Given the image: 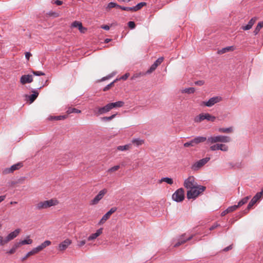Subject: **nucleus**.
Returning <instances> with one entry per match:
<instances>
[{
  "instance_id": "obj_22",
  "label": "nucleus",
  "mask_w": 263,
  "mask_h": 263,
  "mask_svg": "<svg viewBox=\"0 0 263 263\" xmlns=\"http://www.w3.org/2000/svg\"><path fill=\"white\" fill-rule=\"evenodd\" d=\"M72 26L78 27L81 32L84 33V31L86 30L85 28L83 27L82 23L78 21H74L72 23Z\"/></svg>"
},
{
  "instance_id": "obj_61",
  "label": "nucleus",
  "mask_w": 263,
  "mask_h": 263,
  "mask_svg": "<svg viewBox=\"0 0 263 263\" xmlns=\"http://www.w3.org/2000/svg\"><path fill=\"white\" fill-rule=\"evenodd\" d=\"M7 243L5 242V239L1 236H0V246H3L5 244Z\"/></svg>"
},
{
  "instance_id": "obj_21",
  "label": "nucleus",
  "mask_w": 263,
  "mask_h": 263,
  "mask_svg": "<svg viewBox=\"0 0 263 263\" xmlns=\"http://www.w3.org/2000/svg\"><path fill=\"white\" fill-rule=\"evenodd\" d=\"M182 238L178 240V241L174 245V247H177L182 244H183L188 240H191L192 238V236H189L187 238H184V235L182 236Z\"/></svg>"
},
{
  "instance_id": "obj_23",
  "label": "nucleus",
  "mask_w": 263,
  "mask_h": 263,
  "mask_svg": "<svg viewBox=\"0 0 263 263\" xmlns=\"http://www.w3.org/2000/svg\"><path fill=\"white\" fill-rule=\"evenodd\" d=\"M111 108L113 109L114 108L121 107L124 104V102L123 101H119L116 102L110 103Z\"/></svg>"
},
{
  "instance_id": "obj_60",
  "label": "nucleus",
  "mask_w": 263,
  "mask_h": 263,
  "mask_svg": "<svg viewBox=\"0 0 263 263\" xmlns=\"http://www.w3.org/2000/svg\"><path fill=\"white\" fill-rule=\"evenodd\" d=\"M219 226H220L219 224H218L217 223H215L210 227V230H213Z\"/></svg>"
},
{
  "instance_id": "obj_58",
  "label": "nucleus",
  "mask_w": 263,
  "mask_h": 263,
  "mask_svg": "<svg viewBox=\"0 0 263 263\" xmlns=\"http://www.w3.org/2000/svg\"><path fill=\"white\" fill-rule=\"evenodd\" d=\"M233 244H231V245H230V246H229L228 247H226V248H224V249H223V250H222V251H223V252H227V251H229V250H232V248H233Z\"/></svg>"
},
{
  "instance_id": "obj_9",
  "label": "nucleus",
  "mask_w": 263,
  "mask_h": 263,
  "mask_svg": "<svg viewBox=\"0 0 263 263\" xmlns=\"http://www.w3.org/2000/svg\"><path fill=\"white\" fill-rule=\"evenodd\" d=\"M198 185L195 181V178L194 176H189L187 179L184 180V186L187 189H191Z\"/></svg>"
},
{
  "instance_id": "obj_47",
  "label": "nucleus",
  "mask_w": 263,
  "mask_h": 263,
  "mask_svg": "<svg viewBox=\"0 0 263 263\" xmlns=\"http://www.w3.org/2000/svg\"><path fill=\"white\" fill-rule=\"evenodd\" d=\"M38 253V251H37V250H36V248L33 249L31 251L28 252L27 253V256L29 257L31 255H34Z\"/></svg>"
},
{
  "instance_id": "obj_5",
  "label": "nucleus",
  "mask_w": 263,
  "mask_h": 263,
  "mask_svg": "<svg viewBox=\"0 0 263 263\" xmlns=\"http://www.w3.org/2000/svg\"><path fill=\"white\" fill-rule=\"evenodd\" d=\"M204 120H206L211 122H214L216 120V117L209 113H201L198 116H196L194 120L196 123H200Z\"/></svg>"
},
{
  "instance_id": "obj_30",
  "label": "nucleus",
  "mask_w": 263,
  "mask_h": 263,
  "mask_svg": "<svg viewBox=\"0 0 263 263\" xmlns=\"http://www.w3.org/2000/svg\"><path fill=\"white\" fill-rule=\"evenodd\" d=\"M145 73L142 72H137L133 74V76L131 77L130 80H136L140 78H141L142 76H144Z\"/></svg>"
},
{
  "instance_id": "obj_41",
  "label": "nucleus",
  "mask_w": 263,
  "mask_h": 263,
  "mask_svg": "<svg viewBox=\"0 0 263 263\" xmlns=\"http://www.w3.org/2000/svg\"><path fill=\"white\" fill-rule=\"evenodd\" d=\"M157 67L158 66H157L155 64H153L150 67L149 69L146 71V73H152L153 71H154L157 68Z\"/></svg>"
},
{
  "instance_id": "obj_36",
  "label": "nucleus",
  "mask_w": 263,
  "mask_h": 263,
  "mask_svg": "<svg viewBox=\"0 0 263 263\" xmlns=\"http://www.w3.org/2000/svg\"><path fill=\"white\" fill-rule=\"evenodd\" d=\"M116 115H117V114H115L112 115L111 116H110L109 117H104L102 118V120L104 121H109L111 120L112 119H113L114 118H115Z\"/></svg>"
},
{
  "instance_id": "obj_32",
  "label": "nucleus",
  "mask_w": 263,
  "mask_h": 263,
  "mask_svg": "<svg viewBox=\"0 0 263 263\" xmlns=\"http://www.w3.org/2000/svg\"><path fill=\"white\" fill-rule=\"evenodd\" d=\"M81 111L78 109L73 107H69L67 110V114H70L72 113H80Z\"/></svg>"
},
{
  "instance_id": "obj_48",
  "label": "nucleus",
  "mask_w": 263,
  "mask_h": 263,
  "mask_svg": "<svg viewBox=\"0 0 263 263\" xmlns=\"http://www.w3.org/2000/svg\"><path fill=\"white\" fill-rule=\"evenodd\" d=\"M164 58L163 57H160L158 58L154 64H155L157 66H158L159 65L161 64L163 62Z\"/></svg>"
},
{
  "instance_id": "obj_43",
  "label": "nucleus",
  "mask_w": 263,
  "mask_h": 263,
  "mask_svg": "<svg viewBox=\"0 0 263 263\" xmlns=\"http://www.w3.org/2000/svg\"><path fill=\"white\" fill-rule=\"evenodd\" d=\"M32 240L31 239H25L22 241H20V243H21L22 245H29L32 243Z\"/></svg>"
},
{
  "instance_id": "obj_7",
  "label": "nucleus",
  "mask_w": 263,
  "mask_h": 263,
  "mask_svg": "<svg viewBox=\"0 0 263 263\" xmlns=\"http://www.w3.org/2000/svg\"><path fill=\"white\" fill-rule=\"evenodd\" d=\"M172 198L176 202H181L184 199V190L182 188L178 189L172 195Z\"/></svg>"
},
{
  "instance_id": "obj_3",
  "label": "nucleus",
  "mask_w": 263,
  "mask_h": 263,
  "mask_svg": "<svg viewBox=\"0 0 263 263\" xmlns=\"http://www.w3.org/2000/svg\"><path fill=\"white\" fill-rule=\"evenodd\" d=\"M262 196V192L257 193L251 199L249 203L247 208L242 212L239 213L237 216L238 218H240L243 215L248 213V211L252 208V206L257 202V201L261 198Z\"/></svg>"
},
{
  "instance_id": "obj_24",
  "label": "nucleus",
  "mask_w": 263,
  "mask_h": 263,
  "mask_svg": "<svg viewBox=\"0 0 263 263\" xmlns=\"http://www.w3.org/2000/svg\"><path fill=\"white\" fill-rule=\"evenodd\" d=\"M67 117V115H61L57 116H50L49 117V120H64Z\"/></svg>"
},
{
  "instance_id": "obj_40",
  "label": "nucleus",
  "mask_w": 263,
  "mask_h": 263,
  "mask_svg": "<svg viewBox=\"0 0 263 263\" xmlns=\"http://www.w3.org/2000/svg\"><path fill=\"white\" fill-rule=\"evenodd\" d=\"M219 144L217 143V144L211 145L210 147V149L212 151H215L219 150Z\"/></svg>"
},
{
  "instance_id": "obj_51",
  "label": "nucleus",
  "mask_w": 263,
  "mask_h": 263,
  "mask_svg": "<svg viewBox=\"0 0 263 263\" xmlns=\"http://www.w3.org/2000/svg\"><path fill=\"white\" fill-rule=\"evenodd\" d=\"M46 247H45V245L43 243H41L40 245L38 246L37 247H36V250H37V251L40 252L43 250Z\"/></svg>"
},
{
  "instance_id": "obj_13",
  "label": "nucleus",
  "mask_w": 263,
  "mask_h": 263,
  "mask_svg": "<svg viewBox=\"0 0 263 263\" xmlns=\"http://www.w3.org/2000/svg\"><path fill=\"white\" fill-rule=\"evenodd\" d=\"M21 230L17 229L13 232H11L8 235V236L5 238V242L8 243L9 241L15 238L20 233Z\"/></svg>"
},
{
  "instance_id": "obj_12",
  "label": "nucleus",
  "mask_w": 263,
  "mask_h": 263,
  "mask_svg": "<svg viewBox=\"0 0 263 263\" xmlns=\"http://www.w3.org/2000/svg\"><path fill=\"white\" fill-rule=\"evenodd\" d=\"M23 166V164L21 162H18L12 165L10 168H6L3 171V173L5 174H8L9 173H13L14 171L20 169Z\"/></svg>"
},
{
  "instance_id": "obj_17",
  "label": "nucleus",
  "mask_w": 263,
  "mask_h": 263,
  "mask_svg": "<svg viewBox=\"0 0 263 263\" xmlns=\"http://www.w3.org/2000/svg\"><path fill=\"white\" fill-rule=\"evenodd\" d=\"M71 243V241L69 239H66L59 246V250L60 251H64L67 249L69 245Z\"/></svg>"
},
{
  "instance_id": "obj_57",
  "label": "nucleus",
  "mask_w": 263,
  "mask_h": 263,
  "mask_svg": "<svg viewBox=\"0 0 263 263\" xmlns=\"http://www.w3.org/2000/svg\"><path fill=\"white\" fill-rule=\"evenodd\" d=\"M22 245L21 243H20V241L18 242H16L12 247V249H13L15 251L16 250L20 247V246Z\"/></svg>"
},
{
  "instance_id": "obj_34",
  "label": "nucleus",
  "mask_w": 263,
  "mask_h": 263,
  "mask_svg": "<svg viewBox=\"0 0 263 263\" xmlns=\"http://www.w3.org/2000/svg\"><path fill=\"white\" fill-rule=\"evenodd\" d=\"M234 50V47L233 46H229L225 48H222L219 52L221 53H224L229 51H232Z\"/></svg>"
},
{
  "instance_id": "obj_35",
  "label": "nucleus",
  "mask_w": 263,
  "mask_h": 263,
  "mask_svg": "<svg viewBox=\"0 0 263 263\" xmlns=\"http://www.w3.org/2000/svg\"><path fill=\"white\" fill-rule=\"evenodd\" d=\"M195 89L194 87H190L185 88L182 90V92L187 93H193L195 92Z\"/></svg>"
},
{
  "instance_id": "obj_19",
  "label": "nucleus",
  "mask_w": 263,
  "mask_h": 263,
  "mask_svg": "<svg viewBox=\"0 0 263 263\" xmlns=\"http://www.w3.org/2000/svg\"><path fill=\"white\" fill-rule=\"evenodd\" d=\"M103 232V228H100L97 230L96 232L92 234L88 237V240L91 241L95 239L98 236H99Z\"/></svg>"
},
{
  "instance_id": "obj_14",
  "label": "nucleus",
  "mask_w": 263,
  "mask_h": 263,
  "mask_svg": "<svg viewBox=\"0 0 263 263\" xmlns=\"http://www.w3.org/2000/svg\"><path fill=\"white\" fill-rule=\"evenodd\" d=\"M111 109V106L109 103L103 107H99L98 108V114L99 115L104 114L109 111Z\"/></svg>"
},
{
  "instance_id": "obj_26",
  "label": "nucleus",
  "mask_w": 263,
  "mask_h": 263,
  "mask_svg": "<svg viewBox=\"0 0 263 263\" xmlns=\"http://www.w3.org/2000/svg\"><path fill=\"white\" fill-rule=\"evenodd\" d=\"M218 132L222 133H231L233 132V127H230L228 128H219Z\"/></svg>"
},
{
  "instance_id": "obj_27",
  "label": "nucleus",
  "mask_w": 263,
  "mask_h": 263,
  "mask_svg": "<svg viewBox=\"0 0 263 263\" xmlns=\"http://www.w3.org/2000/svg\"><path fill=\"white\" fill-rule=\"evenodd\" d=\"M132 147V145L130 144H126L125 145H120L117 147V149L121 151H124L128 150Z\"/></svg>"
},
{
  "instance_id": "obj_50",
  "label": "nucleus",
  "mask_w": 263,
  "mask_h": 263,
  "mask_svg": "<svg viewBox=\"0 0 263 263\" xmlns=\"http://www.w3.org/2000/svg\"><path fill=\"white\" fill-rule=\"evenodd\" d=\"M183 146H184V147H190V146L193 147L194 145H193V144L192 143V140H190L189 142L184 143V144H183Z\"/></svg>"
},
{
  "instance_id": "obj_20",
  "label": "nucleus",
  "mask_w": 263,
  "mask_h": 263,
  "mask_svg": "<svg viewBox=\"0 0 263 263\" xmlns=\"http://www.w3.org/2000/svg\"><path fill=\"white\" fill-rule=\"evenodd\" d=\"M257 18L255 17H252L248 22V24L246 26H242V29L244 30H248L250 29L253 25L254 24Z\"/></svg>"
},
{
  "instance_id": "obj_52",
  "label": "nucleus",
  "mask_w": 263,
  "mask_h": 263,
  "mask_svg": "<svg viewBox=\"0 0 263 263\" xmlns=\"http://www.w3.org/2000/svg\"><path fill=\"white\" fill-rule=\"evenodd\" d=\"M86 240H80V241H77V245L78 246H79V247H81L82 246H83L85 243H86Z\"/></svg>"
},
{
  "instance_id": "obj_33",
  "label": "nucleus",
  "mask_w": 263,
  "mask_h": 263,
  "mask_svg": "<svg viewBox=\"0 0 263 263\" xmlns=\"http://www.w3.org/2000/svg\"><path fill=\"white\" fill-rule=\"evenodd\" d=\"M120 5H119L118 4H117L116 3L110 2L108 4L107 8L109 9H110L111 8H120Z\"/></svg>"
},
{
  "instance_id": "obj_42",
  "label": "nucleus",
  "mask_w": 263,
  "mask_h": 263,
  "mask_svg": "<svg viewBox=\"0 0 263 263\" xmlns=\"http://www.w3.org/2000/svg\"><path fill=\"white\" fill-rule=\"evenodd\" d=\"M119 168H120V165H115V166L110 168L109 169H108V172L112 173V172L118 171Z\"/></svg>"
},
{
  "instance_id": "obj_37",
  "label": "nucleus",
  "mask_w": 263,
  "mask_h": 263,
  "mask_svg": "<svg viewBox=\"0 0 263 263\" xmlns=\"http://www.w3.org/2000/svg\"><path fill=\"white\" fill-rule=\"evenodd\" d=\"M118 80V79H116L113 82L109 84L108 85H106L104 88L103 91H106L108 90L114 85V83Z\"/></svg>"
},
{
  "instance_id": "obj_46",
  "label": "nucleus",
  "mask_w": 263,
  "mask_h": 263,
  "mask_svg": "<svg viewBox=\"0 0 263 263\" xmlns=\"http://www.w3.org/2000/svg\"><path fill=\"white\" fill-rule=\"evenodd\" d=\"M47 15L53 17H57L59 15L58 13L53 11H50L48 13H47Z\"/></svg>"
},
{
  "instance_id": "obj_11",
  "label": "nucleus",
  "mask_w": 263,
  "mask_h": 263,
  "mask_svg": "<svg viewBox=\"0 0 263 263\" xmlns=\"http://www.w3.org/2000/svg\"><path fill=\"white\" fill-rule=\"evenodd\" d=\"M221 100V98L220 97H215L210 98L207 102L203 101L202 104L206 106L211 107L215 104L219 102Z\"/></svg>"
},
{
  "instance_id": "obj_44",
  "label": "nucleus",
  "mask_w": 263,
  "mask_h": 263,
  "mask_svg": "<svg viewBox=\"0 0 263 263\" xmlns=\"http://www.w3.org/2000/svg\"><path fill=\"white\" fill-rule=\"evenodd\" d=\"M120 9H122V10L127 11H134V7H123V6H120Z\"/></svg>"
},
{
  "instance_id": "obj_53",
  "label": "nucleus",
  "mask_w": 263,
  "mask_h": 263,
  "mask_svg": "<svg viewBox=\"0 0 263 263\" xmlns=\"http://www.w3.org/2000/svg\"><path fill=\"white\" fill-rule=\"evenodd\" d=\"M128 27L131 29H134L136 27V25L134 22L129 21L128 23Z\"/></svg>"
},
{
  "instance_id": "obj_25",
  "label": "nucleus",
  "mask_w": 263,
  "mask_h": 263,
  "mask_svg": "<svg viewBox=\"0 0 263 263\" xmlns=\"http://www.w3.org/2000/svg\"><path fill=\"white\" fill-rule=\"evenodd\" d=\"M163 182H165L168 184H172L173 183V179L168 177H163L160 180H159V183H161Z\"/></svg>"
},
{
  "instance_id": "obj_10",
  "label": "nucleus",
  "mask_w": 263,
  "mask_h": 263,
  "mask_svg": "<svg viewBox=\"0 0 263 263\" xmlns=\"http://www.w3.org/2000/svg\"><path fill=\"white\" fill-rule=\"evenodd\" d=\"M117 210L116 207H113L110 209V210L107 212L103 216L98 224L99 225L103 224L106 221H107L110 217L112 214L115 213Z\"/></svg>"
},
{
  "instance_id": "obj_55",
  "label": "nucleus",
  "mask_w": 263,
  "mask_h": 263,
  "mask_svg": "<svg viewBox=\"0 0 263 263\" xmlns=\"http://www.w3.org/2000/svg\"><path fill=\"white\" fill-rule=\"evenodd\" d=\"M22 245L21 243H20V241L18 242H16L12 247V249H13L15 251L16 250L20 247V246Z\"/></svg>"
},
{
  "instance_id": "obj_62",
  "label": "nucleus",
  "mask_w": 263,
  "mask_h": 263,
  "mask_svg": "<svg viewBox=\"0 0 263 263\" xmlns=\"http://www.w3.org/2000/svg\"><path fill=\"white\" fill-rule=\"evenodd\" d=\"M32 55V54H31L30 52H27L25 53V57H26V59L28 60H29L30 57Z\"/></svg>"
},
{
  "instance_id": "obj_16",
  "label": "nucleus",
  "mask_w": 263,
  "mask_h": 263,
  "mask_svg": "<svg viewBox=\"0 0 263 263\" xmlns=\"http://www.w3.org/2000/svg\"><path fill=\"white\" fill-rule=\"evenodd\" d=\"M33 81L32 77L31 75L29 74H25L21 77L20 79V82L22 84H25L26 83H29Z\"/></svg>"
},
{
  "instance_id": "obj_63",
  "label": "nucleus",
  "mask_w": 263,
  "mask_h": 263,
  "mask_svg": "<svg viewBox=\"0 0 263 263\" xmlns=\"http://www.w3.org/2000/svg\"><path fill=\"white\" fill-rule=\"evenodd\" d=\"M44 245H45V247H46L47 246H49L51 245V242L49 240H46L44 242H43Z\"/></svg>"
},
{
  "instance_id": "obj_45",
  "label": "nucleus",
  "mask_w": 263,
  "mask_h": 263,
  "mask_svg": "<svg viewBox=\"0 0 263 263\" xmlns=\"http://www.w3.org/2000/svg\"><path fill=\"white\" fill-rule=\"evenodd\" d=\"M261 28V26L260 25V24L258 23L257 25L256 26V27L255 28L254 32H253L254 35L257 34L259 33Z\"/></svg>"
},
{
  "instance_id": "obj_49",
  "label": "nucleus",
  "mask_w": 263,
  "mask_h": 263,
  "mask_svg": "<svg viewBox=\"0 0 263 263\" xmlns=\"http://www.w3.org/2000/svg\"><path fill=\"white\" fill-rule=\"evenodd\" d=\"M32 73L34 75L36 76H45L44 72L40 71H33Z\"/></svg>"
},
{
  "instance_id": "obj_31",
  "label": "nucleus",
  "mask_w": 263,
  "mask_h": 263,
  "mask_svg": "<svg viewBox=\"0 0 263 263\" xmlns=\"http://www.w3.org/2000/svg\"><path fill=\"white\" fill-rule=\"evenodd\" d=\"M250 198V196H247L243 198H242L241 200H240L237 205L239 207H240L242 205H243V204H245V203H246L249 199Z\"/></svg>"
},
{
  "instance_id": "obj_18",
  "label": "nucleus",
  "mask_w": 263,
  "mask_h": 263,
  "mask_svg": "<svg viewBox=\"0 0 263 263\" xmlns=\"http://www.w3.org/2000/svg\"><path fill=\"white\" fill-rule=\"evenodd\" d=\"M32 92L33 93L32 95L26 96V98L27 99H28L30 104L33 103L39 95V92L37 91L33 90Z\"/></svg>"
},
{
  "instance_id": "obj_56",
  "label": "nucleus",
  "mask_w": 263,
  "mask_h": 263,
  "mask_svg": "<svg viewBox=\"0 0 263 263\" xmlns=\"http://www.w3.org/2000/svg\"><path fill=\"white\" fill-rule=\"evenodd\" d=\"M22 245L21 243H20V241L18 242H16L12 247V249H13L15 251L16 250L20 247V246Z\"/></svg>"
},
{
  "instance_id": "obj_54",
  "label": "nucleus",
  "mask_w": 263,
  "mask_h": 263,
  "mask_svg": "<svg viewBox=\"0 0 263 263\" xmlns=\"http://www.w3.org/2000/svg\"><path fill=\"white\" fill-rule=\"evenodd\" d=\"M129 76V73H126L125 74L120 77L119 80H126Z\"/></svg>"
},
{
  "instance_id": "obj_29",
  "label": "nucleus",
  "mask_w": 263,
  "mask_h": 263,
  "mask_svg": "<svg viewBox=\"0 0 263 263\" xmlns=\"http://www.w3.org/2000/svg\"><path fill=\"white\" fill-rule=\"evenodd\" d=\"M146 5V3L145 2H141L139 4H138L134 7V11L136 12L140 9H141L143 6H145Z\"/></svg>"
},
{
  "instance_id": "obj_8",
  "label": "nucleus",
  "mask_w": 263,
  "mask_h": 263,
  "mask_svg": "<svg viewBox=\"0 0 263 263\" xmlns=\"http://www.w3.org/2000/svg\"><path fill=\"white\" fill-rule=\"evenodd\" d=\"M107 190L106 189H104L101 190L99 193L92 199L90 204L91 205L97 204L101 199L103 198L104 196L107 193Z\"/></svg>"
},
{
  "instance_id": "obj_4",
  "label": "nucleus",
  "mask_w": 263,
  "mask_h": 263,
  "mask_svg": "<svg viewBox=\"0 0 263 263\" xmlns=\"http://www.w3.org/2000/svg\"><path fill=\"white\" fill-rule=\"evenodd\" d=\"M59 202L57 199H51L49 200L41 201L35 205L36 209L38 210L47 209L51 206L56 205Z\"/></svg>"
},
{
  "instance_id": "obj_6",
  "label": "nucleus",
  "mask_w": 263,
  "mask_h": 263,
  "mask_svg": "<svg viewBox=\"0 0 263 263\" xmlns=\"http://www.w3.org/2000/svg\"><path fill=\"white\" fill-rule=\"evenodd\" d=\"M210 160V157H205L200 160L195 162L191 167V168L193 171H197L202 166H203L206 163H207Z\"/></svg>"
},
{
  "instance_id": "obj_15",
  "label": "nucleus",
  "mask_w": 263,
  "mask_h": 263,
  "mask_svg": "<svg viewBox=\"0 0 263 263\" xmlns=\"http://www.w3.org/2000/svg\"><path fill=\"white\" fill-rule=\"evenodd\" d=\"M207 139L205 137L197 136L192 139V140L193 145L195 146L200 143H203L205 141L207 142Z\"/></svg>"
},
{
  "instance_id": "obj_2",
  "label": "nucleus",
  "mask_w": 263,
  "mask_h": 263,
  "mask_svg": "<svg viewBox=\"0 0 263 263\" xmlns=\"http://www.w3.org/2000/svg\"><path fill=\"white\" fill-rule=\"evenodd\" d=\"M231 138L223 135L211 136L207 139V144L210 145L217 142L228 143L231 141Z\"/></svg>"
},
{
  "instance_id": "obj_1",
  "label": "nucleus",
  "mask_w": 263,
  "mask_h": 263,
  "mask_svg": "<svg viewBox=\"0 0 263 263\" xmlns=\"http://www.w3.org/2000/svg\"><path fill=\"white\" fill-rule=\"evenodd\" d=\"M206 187L204 186L200 185H197L195 187L190 189L187 191L186 196L187 199H195L201 193L203 192Z\"/></svg>"
},
{
  "instance_id": "obj_39",
  "label": "nucleus",
  "mask_w": 263,
  "mask_h": 263,
  "mask_svg": "<svg viewBox=\"0 0 263 263\" xmlns=\"http://www.w3.org/2000/svg\"><path fill=\"white\" fill-rule=\"evenodd\" d=\"M238 208H239L238 205H234L231 206H229L227 208L229 213L232 212L235 210H236Z\"/></svg>"
},
{
  "instance_id": "obj_64",
  "label": "nucleus",
  "mask_w": 263,
  "mask_h": 263,
  "mask_svg": "<svg viewBox=\"0 0 263 263\" xmlns=\"http://www.w3.org/2000/svg\"><path fill=\"white\" fill-rule=\"evenodd\" d=\"M195 83L197 85L201 86L204 84V82L203 81H197Z\"/></svg>"
},
{
  "instance_id": "obj_28",
  "label": "nucleus",
  "mask_w": 263,
  "mask_h": 263,
  "mask_svg": "<svg viewBox=\"0 0 263 263\" xmlns=\"http://www.w3.org/2000/svg\"><path fill=\"white\" fill-rule=\"evenodd\" d=\"M132 142L134 144L136 145L137 146L141 145L142 144L144 143V140L139 138L134 139L132 140Z\"/></svg>"
},
{
  "instance_id": "obj_38",
  "label": "nucleus",
  "mask_w": 263,
  "mask_h": 263,
  "mask_svg": "<svg viewBox=\"0 0 263 263\" xmlns=\"http://www.w3.org/2000/svg\"><path fill=\"white\" fill-rule=\"evenodd\" d=\"M219 150L227 152L228 151V146L223 144H219Z\"/></svg>"
},
{
  "instance_id": "obj_59",
  "label": "nucleus",
  "mask_w": 263,
  "mask_h": 263,
  "mask_svg": "<svg viewBox=\"0 0 263 263\" xmlns=\"http://www.w3.org/2000/svg\"><path fill=\"white\" fill-rule=\"evenodd\" d=\"M234 168H240L241 167L242 164L241 162L234 163Z\"/></svg>"
}]
</instances>
